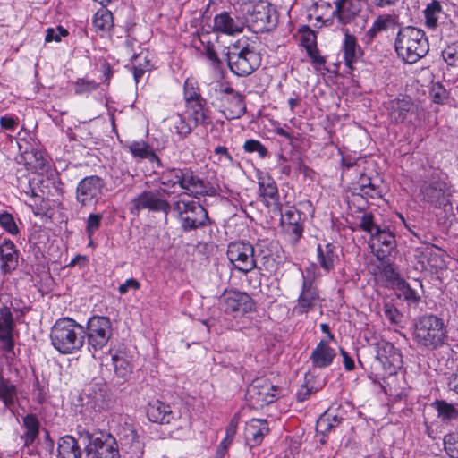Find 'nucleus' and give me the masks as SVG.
I'll return each mask as SVG.
<instances>
[{
    "label": "nucleus",
    "instance_id": "13d9d810",
    "mask_svg": "<svg viewBox=\"0 0 458 458\" xmlns=\"http://www.w3.org/2000/svg\"><path fill=\"white\" fill-rule=\"evenodd\" d=\"M399 290L401 291V294L403 296V298L413 303L416 304L419 302L420 297L418 295L415 290H413L407 283L403 282L399 285Z\"/></svg>",
    "mask_w": 458,
    "mask_h": 458
},
{
    "label": "nucleus",
    "instance_id": "f8f14e48",
    "mask_svg": "<svg viewBox=\"0 0 458 458\" xmlns=\"http://www.w3.org/2000/svg\"><path fill=\"white\" fill-rule=\"evenodd\" d=\"M148 209L151 212H162L167 216L171 210V204L163 198L159 191H143L131 200V214H139Z\"/></svg>",
    "mask_w": 458,
    "mask_h": 458
},
{
    "label": "nucleus",
    "instance_id": "4c0bfd02",
    "mask_svg": "<svg viewBox=\"0 0 458 458\" xmlns=\"http://www.w3.org/2000/svg\"><path fill=\"white\" fill-rule=\"evenodd\" d=\"M129 149L133 157L148 159L151 163H157L158 167L163 164L152 148L143 141H134L129 146Z\"/></svg>",
    "mask_w": 458,
    "mask_h": 458
},
{
    "label": "nucleus",
    "instance_id": "aec40b11",
    "mask_svg": "<svg viewBox=\"0 0 458 458\" xmlns=\"http://www.w3.org/2000/svg\"><path fill=\"white\" fill-rule=\"evenodd\" d=\"M15 321L11 307L3 305L0 307V343L3 350L12 352L14 347L13 332Z\"/></svg>",
    "mask_w": 458,
    "mask_h": 458
},
{
    "label": "nucleus",
    "instance_id": "4d7b16f0",
    "mask_svg": "<svg viewBox=\"0 0 458 458\" xmlns=\"http://www.w3.org/2000/svg\"><path fill=\"white\" fill-rule=\"evenodd\" d=\"M98 88V83L93 80L79 79L75 82V93L83 94L90 92Z\"/></svg>",
    "mask_w": 458,
    "mask_h": 458
},
{
    "label": "nucleus",
    "instance_id": "bf43d9fd",
    "mask_svg": "<svg viewBox=\"0 0 458 458\" xmlns=\"http://www.w3.org/2000/svg\"><path fill=\"white\" fill-rule=\"evenodd\" d=\"M357 194L366 198L376 199L381 196V190L379 186L370 183L369 185H362V190L358 191Z\"/></svg>",
    "mask_w": 458,
    "mask_h": 458
},
{
    "label": "nucleus",
    "instance_id": "6ab92c4d",
    "mask_svg": "<svg viewBox=\"0 0 458 458\" xmlns=\"http://www.w3.org/2000/svg\"><path fill=\"white\" fill-rule=\"evenodd\" d=\"M245 21L242 16L222 12L214 17L213 30L226 35H235L243 31Z\"/></svg>",
    "mask_w": 458,
    "mask_h": 458
},
{
    "label": "nucleus",
    "instance_id": "9d476101",
    "mask_svg": "<svg viewBox=\"0 0 458 458\" xmlns=\"http://www.w3.org/2000/svg\"><path fill=\"white\" fill-rule=\"evenodd\" d=\"M113 334L112 322L108 317L93 316L87 323L85 335L88 338L89 350L97 352L105 347Z\"/></svg>",
    "mask_w": 458,
    "mask_h": 458
},
{
    "label": "nucleus",
    "instance_id": "e2e57ef3",
    "mask_svg": "<svg viewBox=\"0 0 458 458\" xmlns=\"http://www.w3.org/2000/svg\"><path fill=\"white\" fill-rule=\"evenodd\" d=\"M313 392V387H309L307 383L301 386L296 394V399L298 402H304L307 400Z\"/></svg>",
    "mask_w": 458,
    "mask_h": 458
},
{
    "label": "nucleus",
    "instance_id": "4be33fe9",
    "mask_svg": "<svg viewBox=\"0 0 458 458\" xmlns=\"http://www.w3.org/2000/svg\"><path fill=\"white\" fill-rule=\"evenodd\" d=\"M302 214L294 207H289L281 213V225L285 233L296 242L303 233Z\"/></svg>",
    "mask_w": 458,
    "mask_h": 458
},
{
    "label": "nucleus",
    "instance_id": "c03bdc74",
    "mask_svg": "<svg viewBox=\"0 0 458 458\" xmlns=\"http://www.w3.org/2000/svg\"><path fill=\"white\" fill-rule=\"evenodd\" d=\"M21 158L29 170L36 171L43 169L47 163L42 152L35 148H31L30 151H25Z\"/></svg>",
    "mask_w": 458,
    "mask_h": 458
},
{
    "label": "nucleus",
    "instance_id": "69168bd1",
    "mask_svg": "<svg viewBox=\"0 0 458 458\" xmlns=\"http://www.w3.org/2000/svg\"><path fill=\"white\" fill-rule=\"evenodd\" d=\"M448 390L458 394V368L447 377Z\"/></svg>",
    "mask_w": 458,
    "mask_h": 458
},
{
    "label": "nucleus",
    "instance_id": "0e129e2a",
    "mask_svg": "<svg viewBox=\"0 0 458 458\" xmlns=\"http://www.w3.org/2000/svg\"><path fill=\"white\" fill-rule=\"evenodd\" d=\"M140 284L136 279L130 278V279H127L125 281V283L122 284L119 286L118 291L121 294H125V293H127V292L130 288L138 290L140 288Z\"/></svg>",
    "mask_w": 458,
    "mask_h": 458
},
{
    "label": "nucleus",
    "instance_id": "a878e982",
    "mask_svg": "<svg viewBox=\"0 0 458 458\" xmlns=\"http://www.w3.org/2000/svg\"><path fill=\"white\" fill-rule=\"evenodd\" d=\"M344 420L343 411L340 408L330 407L317 420L316 430L325 436L332 429L340 425Z\"/></svg>",
    "mask_w": 458,
    "mask_h": 458
},
{
    "label": "nucleus",
    "instance_id": "2f4dec72",
    "mask_svg": "<svg viewBox=\"0 0 458 458\" xmlns=\"http://www.w3.org/2000/svg\"><path fill=\"white\" fill-rule=\"evenodd\" d=\"M23 433L20 436L23 446H30L38 439L40 422L35 414H27L22 418Z\"/></svg>",
    "mask_w": 458,
    "mask_h": 458
},
{
    "label": "nucleus",
    "instance_id": "a18cd8bd",
    "mask_svg": "<svg viewBox=\"0 0 458 458\" xmlns=\"http://www.w3.org/2000/svg\"><path fill=\"white\" fill-rule=\"evenodd\" d=\"M426 25L428 28L435 29L438 21L445 14L442 9V5L438 1L434 0L431 4H429L424 11Z\"/></svg>",
    "mask_w": 458,
    "mask_h": 458
},
{
    "label": "nucleus",
    "instance_id": "7c9ffc66",
    "mask_svg": "<svg viewBox=\"0 0 458 458\" xmlns=\"http://www.w3.org/2000/svg\"><path fill=\"white\" fill-rule=\"evenodd\" d=\"M335 357V350L328 345L327 341L321 340L312 351L310 360L315 368L323 369L331 365Z\"/></svg>",
    "mask_w": 458,
    "mask_h": 458
},
{
    "label": "nucleus",
    "instance_id": "338daca9",
    "mask_svg": "<svg viewBox=\"0 0 458 458\" xmlns=\"http://www.w3.org/2000/svg\"><path fill=\"white\" fill-rule=\"evenodd\" d=\"M431 94L434 102L437 104L442 103L446 98L445 90L439 84L433 87Z\"/></svg>",
    "mask_w": 458,
    "mask_h": 458
},
{
    "label": "nucleus",
    "instance_id": "052dcab7",
    "mask_svg": "<svg viewBox=\"0 0 458 458\" xmlns=\"http://www.w3.org/2000/svg\"><path fill=\"white\" fill-rule=\"evenodd\" d=\"M205 55L211 62V65L214 69H218L220 67L222 63L211 43H208L205 47Z\"/></svg>",
    "mask_w": 458,
    "mask_h": 458
},
{
    "label": "nucleus",
    "instance_id": "49530a36",
    "mask_svg": "<svg viewBox=\"0 0 458 458\" xmlns=\"http://www.w3.org/2000/svg\"><path fill=\"white\" fill-rule=\"evenodd\" d=\"M358 227L370 236H374L376 233H378L380 226L376 224L375 216L371 212L363 213L360 218Z\"/></svg>",
    "mask_w": 458,
    "mask_h": 458
},
{
    "label": "nucleus",
    "instance_id": "4468645a",
    "mask_svg": "<svg viewBox=\"0 0 458 458\" xmlns=\"http://www.w3.org/2000/svg\"><path fill=\"white\" fill-rule=\"evenodd\" d=\"M220 304L225 312L233 314L234 317L253 312L256 309L249 294L235 290L225 291L220 297Z\"/></svg>",
    "mask_w": 458,
    "mask_h": 458
},
{
    "label": "nucleus",
    "instance_id": "58836bf2",
    "mask_svg": "<svg viewBox=\"0 0 458 458\" xmlns=\"http://www.w3.org/2000/svg\"><path fill=\"white\" fill-rule=\"evenodd\" d=\"M259 186L260 195L266 202L268 204L269 201L273 202L276 206L279 205V195L276 183L269 176L259 177Z\"/></svg>",
    "mask_w": 458,
    "mask_h": 458
},
{
    "label": "nucleus",
    "instance_id": "423d86ee",
    "mask_svg": "<svg viewBox=\"0 0 458 458\" xmlns=\"http://www.w3.org/2000/svg\"><path fill=\"white\" fill-rule=\"evenodd\" d=\"M226 55L230 70L238 76L251 74L261 62L259 54L246 40H237L229 46Z\"/></svg>",
    "mask_w": 458,
    "mask_h": 458
},
{
    "label": "nucleus",
    "instance_id": "c9c22d12",
    "mask_svg": "<svg viewBox=\"0 0 458 458\" xmlns=\"http://www.w3.org/2000/svg\"><path fill=\"white\" fill-rule=\"evenodd\" d=\"M77 440L72 436H64L59 439L57 458H82Z\"/></svg>",
    "mask_w": 458,
    "mask_h": 458
},
{
    "label": "nucleus",
    "instance_id": "f03ea898",
    "mask_svg": "<svg viewBox=\"0 0 458 458\" xmlns=\"http://www.w3.org/2000/svg\"><path fill=\"white\" fill-rule=\"evenodd\" d=\"M53 347L62 354H72L84 345L85 329L83 326L70 318L55 321L50 331Z\"/></svg>",
    "mask_w": 458,
    "mask_h": 458
},
{
    "label": "nucleus",
    "instance_id": "6e6552de",
    "mask_svg": "<svg viewBox=\"0 0 458 458\" xmlns=\"http://www.w3.org/2000/svg\"><path fill=\"white\" fill-rule=\"evenodd\" d=\"M173 210L183 232L203 228L211 224L208 211L197 201L178 199L173 203Z\"/></svg>",
    "mask_w": 458,
    "mask_h": 458
},
{
    "label": "nucleus",
    "instance_id": "1a4fd4ad",
    "mask_svg": "<svg viewBox=\"0 0 458 458\" xmlns=\"http://www.w3.org/2000/svg\"><path fill=\"white\" fill-rule=\"evenodd\" d=\"M226 255L233 267L239 272L247 274L257 267L256 250L249 242L229 243Z\"/></svg>",
    "mask_w": 458,
    "mask_h": 458
},
{
    "label": "nucleus",
    "instance_id": "79ce46f5",
    "mask_svg": "<svg viewBox=\"0 0 458 458\" xmlns=\"http://www.w3.org/2000/svg\"><path fill=\"white\" fill-rule=\"evenodd\" d=\"M169 120L174 129L175 132L180 138L184 139L188 137L192 130L195 128L193 123L189 120L187 116L183 114H175L172 115Z\"/></svg>",
    "mask_w": 458,
    "mask_h": 458
},
{
    "label": "nucleus",
    "instance_id": "cd10ccee",
    "mask_svg": "<svg viewBox=\"0 0 458 458\" xmlns=\"http://www.w3.org/2000/svg\"><path fill=\"white\" fill-rule=\"evenodd\" d=\"M317 259L319 266L326 272H330L339 262L337 247L333 243H327L325 245L318 244Z\"/></svg>",
    "mask_w": 458,
    "mask_h": 458
},
{
    "label": "nucleus",
    "instance_id": "de8ad7c7",
    "mask_svg": "<svg viewBox=\"0 0 458 458\" xmlns=\"http://www.w3.org/2000/svg\"><path fill=\"white\" fill-rule=\"evenodd\" d=\"M103 220V215L100 213H90L86 220L85 232L92 242L94 233L100 228Z\"/></svg>",
    "mask_w": 458,
    "mask_h": 458
},
{
    "label": "nucleus",
    "instance_id": "5fc2aeb1",
    "mask_svg": "<svg viewBox=\"0 0 458 458\" xmlns=\"http://www.w3.org/2000/svg\"><path fill=\"white\" fill-rule=\"evenodd\" d=\"M0 225L11 234H17L19 232L13 216L7 212L0 213Z\"/></svg>",
    "mask_w": 458,
    "mask_h": 458
},
{
    "label": "nucleus",
    "instance_id": "f257e3e1",
    "mask_svg": "<svg viewBox=\"0 0 458 458\" xmlns=\"http://www.w3.org/2000/svg\"><path fill=\"white\" fill-rule=\"evenodd\" d=\"M159 182L165 187V191L179 186L186 194L194 198L211 196L215 192L213 187L197 176L191 168H166L159 175Z\"/></svg>",
    "mask_w": 458,
    "mask_h": 458
},
{
    "label": "nucleus",
    "instance_id": "ddd939ff",
    "mask_svg": "<svg viewBox=\"0 0 458 458\" xmlns=\"http://www.w3.org/2000/svg\"><path fill=\"white\" fill-rule=\"evenodd\" d=\"M371 239L372 242L370 247L373 252H375L377 259L385 266L386 275L393 277L396 274L390 266L389 255L395 248L394 235L392 233L380 228L378 233H376Z\"/></svg>",
    "mask_w": 458,
    "mask_h": 458
},
{
    "label": "nucleus",
    "instance_id": "f704fd0d",
    "mask_svg": "<svg viewBox=\"0 0 458 458\" xmlns=\"http://www.w3.org/2000/svg\"><path fill=\"white\" fill-rule=\"evenodd\" d=\"M114 25V16L108 9L101 7L94 14L93 26L100 37L109 34Z\"/></svg>",
    "mask_w": 458,
    "mask_h": 458
},
{
    "label": "nucleus",
    "instance_id": "3c124183",
    "mask_svg": "<svg viewBox=\"0 0 458 458\" xmlns=\"http://www.w3.org/2000/svg\"><path fill=\"white\" fill-rule=\"evenodd\" d=\"M443 60L449 66L458 67V45L453 43L442 50Z\"/></svg>",
    "mask_w": 458,
    "mask_h": 458
},
{
    "label": "nucleus",
    "instance_id": "8fccbe9b",
    "mask_svg": "<svg viewBox=\"0 0 458 458\" xmlns=\"http://www.w3.org/2000/svg\"><path fill=\"white\" fill-rule=\"evenodd\" d=\"M242 148L246 153H258L260 158H265L268 155L267 148L258 140H247Z\"/></svg>",
    "mask_w": 458,
    "mask_h": 458
},
{
    "label": "nucleus",
    "instance_id": "72a5a7b5",
    "mask_svg": "<svg viewBox=\"0 0 458 458\" xmlns=\"http://www.w3.org/2000/svg\"><path fill=\"white\" fill-rule=\"evenodd\" d=\"M207 101L202 100L201 102H194L187 106V117L193 123L195 128L198 125L207 126L212 123L208 110L205 107Z\"/></svg>",
    "mask_w": 458,
    "mask_h": 458
},
{
    "label": "nucleus",
    "instance_id": "e433bc0d",
    "mask_svg": "<svg viewBox=\"0 0 458 458\" xmlns=\"http://www.w3.org/2000/svg\"><path fill=\"white\" fill-rule=\"evenodd\" d=\"M395 19L391 14L378 15L373 21L372 26L365 33L368 42H372L377 35L380 32L386 31L394 27Z\"/></svg>",
    "mask_w": 458,
    "mask_h": 458
},
{
    "label": "nucleus",
    "instance_id": "864d4df0",
    "mask_svg": "<svg viewBox=\"0 0 458 458\" xmlns=\"http://www.w3.org/2000/svg\"><path fill=\"white\" fill-rule=\"evenodd\" d=\"M445 450L452 458H458V433L447 434L444 438Z\"/></svg>",
    "mask_w": 458,
    "mask_h": 458
},
{
    "label": "nucleus",
    "instance_id": "412c9836",
    "mask_svg": "<svg viewBox=\"0 0 458 458\" xmlns=\"http://www.w3.org/2000/svg\"><path fill=\"white\" fill-rule=\"evenodd\" d=\"M364 4V0H335L333 16L340 24H349L360 15Z\"/></svg>",
    "mask_w": 458,
    "mask_h": 458
},
{
    "label": "nucleus",
    "instance_id": "603ef678",
    "mask_svg": "<svg viewBox=\"0 0 458 458\" xmlns=\"http://www.w3.org/2000/svg\"><path fill=\"white\" fill-rule=\"evenodd\" d=\"M383 313L385 318L393 325L401 323L403 315L397 308L391 302H385L383 306Z\"/></svg>",
    "mask_w": 458,
    "mask_h": 458
},
{
    "label": "nucleus",
    "instance_id": "dca6fc26",
    "mask_svg": "<svg viewBox=\"0 0 458 458\" xmlns=\"http://www.w3.org/2000/svg\"><path fill=\"white\" fill-rule=\"evenodd\" d=\"M376 360L386 374L393 375L402 367V354L394 345L386 340L376 344Z\"/></svg>",
    "mask_w": 458,
    "mask_h": 458
},
{
    "label": "nucleus",
    "instance_id": "7ed1b4c3",
    "mask_svg": "<svg viewBox=\"0 0 458 458\" xmlns=\"http://www.w3.org/2000/svg\"><path fill=\"white\" fill-rule=\"evenodd\" d=\"M394 49L400 59L412 64L428 54L429 44L424 30L414 26H404L396 34Z\"/></svg>",
    "mask_w": 458,
    "mask_h": 458
},
{
    "label": "nucleus",
    "instance_id": "09e8293b",
    "mask_svg": "<svg viewBox=\"0 0 458 458\" xmlns=\"http://www.w3.org/2000/svg\"><path fill=\"white\" fill-rule=\"evenodd\" d=\"M184 99L187 106L193 104L194 102L206 100L201 97L199 89L196 88L194 83L190 80H186L184 82Z\"/></svg>",
    "mask_w": 458,
    "mask_h": 458
},
{
    "label": "nucleus",
    "instance_id": "b1692460",
    "mask_svg": "<svg viewBox=\"0 0 458 458\" xmlns=\"http://www.w3.org/2000/svg\"><path fill=\"white\" fill-rule=\"evenodd\" d=\"M386 108L388 110V116L392 123H403L407 114L412 110L413 103L409 97L402 98H394L387 103Z\"/></svg>",
    "mask_w": 458,
    "mask_h": 458
},
{
    "label": "nucleus",
    "instance_id": "2eb2a0df",
    "mask_svg": "<svg viewBox=\"0 0 458 458\" xmlns=\"http://www.w3.org/2000/svg\"><path fill=\"white\" fill-rule=\"evenodd\" d=\"M104 180L97 175L86 176L81 180L76 188V200L81 206L96 204L103 195Z\"/></svg>",
    "mask_w": 458,
    "mask_h": 458
},
{
    "label": "nucleus",
    "instance_id": "393cba45",
    "mask_svg": "<svg viewBox=\"0 0 458 458\" xmlns=\"http://www.w3.org/2000/svg\"><path fill=\"white\" fill-rule=\"evenodd\" d=\"M344 32V39L342 46L344 60L346 66L352 70L353 64L362 56V50L358 45L355 36L350 34L347 29Z\"/></svg>",
    "mask_w": 458,
    "mask_h": 458
},
{
    "label": "nucleus",
    "instance_id": "c85d7f7f",
    "mask_svg": "<svg viewBox=\"0 0 458 458\" xmlns=\"http://www.w3.org/2000/svg\"><path fill=\"white\" fill-rule=\"evenodd\" d=\"M147 415L150 421L159 424H169L174 419L171 407L159 400L149 403Z\"/></svg>",
    "mask_w": 458,
    "mask_h": 458
},
{
    "label": "nucleus",
    "instance_id": "6e6d98bb",
    "mask_svg": "<svg viewBox=\"0 0 458 458\" xmlns=\"http://www.w3.org/2000/svg\"><path fill=\"white\" fill-rule=\"evenodd\" d=\"M67 35L68 30L63 26H57L56 29L48 28L46 31L45 41L51 42L54 40L59 42L63 37H66Z\"/></svg>",
    "mask_w": 458,
    "mask_h": 458
},
{
    "label": "nucleus",
    "instance_id": "20e7f679",
    "mask_svg": "<svg viewBox=\"0 0 458 458\" xmlns=\"http://www.w3.org/2000/svg\"><path fill=\"white\" fill-rule=\"evenodd\" d=\"M447 338L442 318L435 315H424L413 324L412 339L419 347L436 350L442 346Z\"/></svg>",
    "mask_w": 458,
    "mask_h": 458
},
{
    "label": "nucleus",
    "instance_id": "39448f33",
    "mask_svg": "<svg viewBox=\"0 0 458 458\" xmlns=\"http://www.w3.org/2000/svg\"><path fill=\"white\" fill-rule=\"evenodd\" d=\"M241 13L246 21L245 27L254 33L270 31L276 26V12L266 1L243 3L241 4Z\"/></svg>",
    "mask_w": 458,
    "mask_h": 458
},
{
    "label": "nucleus",
    "instance_id": "9b49d317",
    "mask_svg": "<svg viewBox=\"0 0 458 458\" xmlns=\"http://www.w3.org/2000/svg\"><path fill=\"white\" fill-rule=\"evenodd\" d=\"M278 394L279 388L264 377L254 379L246 393L247 400L255 408H262L272 403Z\"/></svg>",
    "mask_w": 458,
    "mask_h": 458
},
{
    "label": "nucleus",
    "instance_id": "ea45409f",
    "mask_svg": "<svg viewBox=\"0 0 458 458\" xmlns=\"http://www.w3.org/2000/svg\"><path fill=\"white\" fill-rule=\"evenodd\" d=\"M228 106L224 110L227 120L239 119L246 113L244 97L242 94H235L233 98L228 99Z\"/></svg>",
    "mask_w": 458,
    "mask_h": 458
},
{
    "label": "nucleus",
    "instance_id": "a19ab883",
    "mask_svg": "<svg viewBox=\"0 0 458 458\" xmlns=\"http://www.w3.org/2000/svg\"><path fill=\"white\" fill-rule=\"evenodd\" d=\"M420 263L422 269H437L443 266V260L434 252L432 245L423 248L420 251Z\"/></svg>",
    "mask_w": 458,
    "mask_h": 458
},
{
    "label": "nucleus",
    "instance_id": "680f3d73",
    "mask_svg": "<svg viewBox=\"0 0 458 458\" xmlns=\"http://www.w3.org/2000/svg\"><path fill=\"white\" fill-rule=\"evenodd\" d=\"M239 421H240V414L239 413H235L228 426L226 427V429H225V437H227L228 439H233L235 437V434L237 432V428H238V424H239Z\"/></svg>",
    "mask_w": 458,
    "mask_h": 458
},
{
    "label": "nucleus",
    "instance_id": "bb28decb",
    "mask_svg": "<svg viewBox=\"0 0 458 458\" xmlns=\"http://www.w3.org/2000/svg\"><path fill=\"white\" fill-rule=\"evenodd\" d=\"M112 361L114 368L115 374L121 378H126L132 373L133 364L132 356L130 355L124 349L116 351L110 350Z\"/></svg>",
    "mask_w": 458,
    "mask_h": 458
},
{
    "label": "nucleus",
    "instance_id": "c756f323",
    "mask_svg": "<svg viewBox=\"0 0 458 458\" xmlns=\"http://www.w3.org/2000/svg\"><path fill=\"white\" fill-rule=\"evenodd\" d=\"M267 421L260 419H252L247 423L245 436L250 446L259 445L264 437L268 433Z\"/></svg>",
    "mask_w": 458,
    "mask_h": 458
},
{
    "label": "nucleus",
    "instance_id": "5701e85b",
    "mask_svg": "<svg viewBox=\"0 0 458 458\" xmlns=\"http://www.w3.org/2000/svg\"><path fill=\"white\" fill-rule=\"evenodd\" d=\"M18 266V250L14 243L8 239L0 242V270L7 275Z\"/></svg>",
    "mask_w": 458,
    "mask_h": 458
},
{
    "label": "nucleus",
    "instance_id": "0eeeda50",
    "mask_svg": "<svg viewBox=\"0 0 458 458\" xmlns=\"http://www.w3.org/2000/svg\"><path fill=\"white\" fill-rule=\"evenodd\" d=\"M81 438L87 440L82 458H121L118 443L114 437L107 432H80Z\"/></svg>",
    "mask_w": 458,
    "mask_h": 458
},
{
    "label": "nucleus",
    "instance_id": "37998d69",
    "mask_svg": "<svg viewBox=\"0 0 458 458\" xmlns=\"http://www.w3.org/2000/svg\"><path fill=\"white\" fill-rule=\"evenodd\" d=\"M437 411V417L444 422L458 419V409L444 400H437L432 404Z\"/></svg>",
    "mask_w": 458,
    "mask_h": 458
},
{
    "label": "nucleus",
    "instance_id": "a211bd4d",
    "mask_svg": "<svg viewBox=\"0 0 458 458\" xmlns=\"http://www.w3.org/2000/svg\"><path fill=\"white\" fill-rule=\"evenodd\" d=\"M118 436L124 458H142L144 445L131 425L126 424L118 432Z\"/></svg>",
    "mask_w": 458,
    "mask_h": 458
},
{
    "label": "nucleus",
    "instance_id": "774afa93",
    "mask_svg": "<svg viewBox=\"0 0 458 458\" xmlns=\"http://www.w3.org/2000/svg\"><path fill=\"white\" fill-rule=\"evenodd\" d=\"M132 70H133V77L135 81L138 83L140 80L142 78L143 74L147 72L146 65L141 67V62L131 63Z\"/></svg>",
    "mask_w": 458,
    "mask_h": 458
},
{
    "label": "nucleus",
    "instance_id": "473e14b6",
    "mask_svg": "<svg viewBox=\"0 0 458 458\" xmlns=\"http://www.w3.org/2000/svg\"><path fill=\"white\" fill-rule=\"evenodd\" d=\"M0 401L4 407L13 411L19 403L18 389L8 378L0 372Z\"/></svg>",
    "mask_w": 458,
    "mask_h": 458
},
{
    "label": "nucleus",
    "instance_id": "f3484780",
    "mask_svg": "<svg viewBox=\"0 0 458 458\" xmlns=\"http://www.w3.org/2000/svg\"><path fill=\"white\" fill-rule=\"evenodd\" d=\"M319 301V292L313 278L303 276L301 291L293 311L298 315L306 314L315 309Z\"/></svg>",
    "mask_w": 458,
    "mask_h": 458
}]
</instances>
